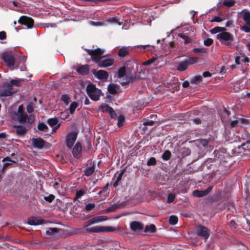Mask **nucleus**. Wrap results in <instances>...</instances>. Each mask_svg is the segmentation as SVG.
<instances>
[{"mask_svg": "<svg viewBox=\"0 0 250 250\" xmlns=\"http://www.w3.org/2000/svg\"><path fill=\"white\" fill-rule=\"evenodd\" d=\"M87 53L91 56L92 60L97 63L100 67H106L112 65L114 63V60L112 59H107L101 61L102 58L106 56L104 54V50L100 48L96 49H85Z\"/></svg>", "mask_w": 250, "mask_h": 250, "instance_id": "f257e3e1", "label": "nucleus"}, {"mask_svg": "<svg viewBox=\"0 0 250 250\" xmlns=\"http://www.w3.org/2000/svg\"><path fill=\"white\" fill-rule=\"evenodd\" d=\"M212 34H217L216 39L220 42L221 44L230 46L233 42L234 38L232 34L226 31L224 27H216L210 30Z\"/></svg>", "mask_w": 250, "mask_h": 250, "instance_id": "f03ea898", "label": "nucleus"}, {"mask_svg": "<svg viewBox=\"0 0 250 250\" xmlns=\"http://www.w3.org/2000/svg\"><path fill=\"white\" fill-rule=\"evenodd\" d=\"M11 117L15 121H19L21 123H33L34 121V116L32 114L29 116L24 113L23 105H20L17 112L11 113Z\"/></svg>", "mask_w": 250, "mask_h": 250, "instance_id": "7ed1b4c3", "label": "nucleus"}, {"mask_svg": "<svg viewBox=\"0 0 250 250\" xmlns=\"http://www.w3.org/2000/svg\"><path fill=\"white\" fill-rule=\"evenodd\" d=\"M237 17L242 18L245 22L241 29L246 33L250 32V12L247 10H243L238 13Z\"/></svg>", "mask_w": 250, "mask_h": 250, "instance_id": "20e7f679", "label": "nucleus"}, {"mask_svg": "<svg viewBox=\"0 0 250 250\" xmlns=\"http://www.w3.org/2000/svg\"><path fill=\"white\" fill-rule=\"evenodd\" d=\"M86 93L89 98L95 101H98L102 95V91L92 83L88 84L86 88Z\"/></svg>", "mask_w": 250, "mask_h": 250, "instance_id": "39448f33", "label": "nucleus"}, {"mask_svg": "<svg viewBox=\"0 0 250 250\" xmlns=\"http://www.w3.org/2000/svg\"><path fill=\"white\" fill-rule=\"evenodd\" d=\"M1 57L11 70H13L15 68L14 63L15 58L14 53L12 52H4L2 54Z\"/></svg>", "mask_w": 250, "mask_h": 250, "instance_id": "423d86ee", "label": "nucleus"}, {"mask_svg": "<svg viewBox=\"0 0 250 250\" xmlns=\"http://www.w3.org/2000/svg\"><path fill=\"white\" fill-rule=\"evenodd\" d=\"M117 229L111 226H97L90 228H85L87 232L98 233L101 232H113Z\"/></svg>", "mask_w": 250, "mask_h": 250, "instance_id": "0eeeda50", "label": "nucleus"}, {"mask_svg": "<svg viewBox=\"0 0 250 250\" xmlns=\"http://www.w3.org/2000/svg\"><path fill=\"white\" fill-rule=\"evenodd\" d=\"M78 134L76 132L73 131L68 133L65 138L66 146L69 148H71L75 142Z\"/></svg>", "mask_w": 250, "mask_h": 250, "instance_id": "6e6552de", "label": "nucleus"}, {"mask_svg": "<svg viewBox=\"0 0 250 250\" xmlns=\"http://www.w3.org/2000/svg\"><path fill=\"white\" fill-rule=\"evenodd\" d=\"M196 233L198 236L203 237L205 240H207L209 236L208 229L201 225L197 227Z\"/></svg>", "mask_w": 250, "mask_h": 250, "instance_id": "1a4fd4ad", "label": "nucleus"}, {"mask_svg": "<svg viewBox=\"0 0 250 250\" xmlns=\"http://www.w3.org/2000/svg\"><path fill=\"white\" fill-rule=\"evenodd\" d=\"M18 22L27 26L28 28H31L33 26L34 21L31 18L22 16L18 20Z\"/></svg>", "mask_w": 250, "mask_h": 250, "instance_id": "9d476101", "label": "nucleus"}, {"mask_svg": "<svg viewBox=\"0 0 250 250\" xmlns=\"http://www.w3.org/2000/svg\"><path fill=\"white\" fill-rule=\"evenodd\" d=\"M107 220V217L106 216H98L95 217L87 222V225L85 226L86 228L87 227L93 224L98 223L99 222H103Z\"/></svg>", "mask_w": 250, "mask_h": 250, "instance_id": "9b49d317", "label": "nucleus"}, {"mask_svg": "<svg viewBox=\"0 0 250 250\" xmlns=\"http://www.w3.org/2000/svg\"><path fill=\"white\" fill-rule=\"evenodd\" d=\"M47 123L49 125L53 128V132H56L57 129H58L60 126V124L59 123V121L58 119L56 118L48 119L47 121Z\"/></svg>", "mask_w": 250, "mask_h": 250, "instance_id": "f8f14e48", "label": "nucleus"}, {"mask_svg": "<svg viewBox=\"0 0 250 250\" xmlns=\"http://www.w3.org/2000/svg\"><path fill=\"white\" fill-rule=\"evenodd\" d=\"M212 188V186L209 187L208 189L205 190H196L193 191L192 194L195 197H201L207 195L208 194Z\"/></svg>", "mask_w": 250, "mask_h": 250, "instance_id": "ddd939ff", "label": "nucleus"}, {"mask_svg": "<svg viewBox=\"0 0 250 250\" xmlns=\"http://www.w3.org/2000/svg\"><path fill=\"white\" fill-rule=\"evenodd\" d=\"M73 156L76 158H80L82 155V146L81 144L77 142L75 145L73 151Z\"/></svg>", "mask_w": 250, "mask_h": 250, "instance_id": "4468645a", "label": "nucleus"}, {"mask_svg": "<svg viewBox=\"0 0 250 250\" xmlns=\"http://www.w3.org/2000/svg\"><path fill=\"white\" fill-rule=\"evenodd\" d=\"M94 75L98 79L104 81H106L108 78V73L106 71L103 70H99L95 72V73H94Z\"/></svg>", "mask_w": 250, "mask_h": 250, "instance_id": "2eb2a0df", "label": "nucleus"}, {"mask_svg": "<svg viewBox=\"0 0 250 250\" xmlns=\"http://www.w3.org/2000/svg\"><path fill=\"white\" fill-rule=\"evenodd\" d=\"M44 220L40 217H32L28 219V224L30 225H39L43 224Z\"/></svg>", "mask_w": 250, "mask_h": 250, "instance_id": "dca6fc26", "label": "nucleus"}, {"mask_svg": "<svg viewBox=\"0 0 250 250\" xmlns=\"http://www.w3.org/2000/svg\"><path fill=\"white\" fill-rule=\"evenodd\" d=\"M15 92V90L13 89L11 85L8 84L7 88L4 89L0 92V96H10L14 93Z\"/></svg>", "mask_w": 250, "mask_h": 250, "instance_id": "f3484780", "label": "nucleus"}, {"mask_svg": "<svg viewBox=\"0 0 250 250\" xmlns=\"http://www.w3.org/2000/svg\"><path fill=\"white\" fill-rule=\"evenodd\" d=\"M143 225L140 222L137 221H133L130 223V229L133 231H137L143 229Z\"/></svg>", "mask_w": 250, "mask_h": 250, "instance_id": "a211bd4d", "label": "nucleus"}, {"mask_svg": "<svg viewBox=\"0 0 250 250\" xmlns=\"http://www.w3.org/2000/svg\"><path fill=\"white\" fill-rule=\"evenodd\" d=\"M32 142L33 146L39 149L42 148L44 144V141L41 138H33Z\"/></svg>", "mask_w": 250, "mask_h": 250, "instance_id": "6ab92c4d", "label": "nucleus"}, {"mask_svg": "<svg viewBox=\"0 0 250 250\" xmlns=\"http://www.w3.org/2000/svg\"><path fill=\"white\" fill-rule=\"evenodd\" d=\"M14 132L20 136H23L27 131V129L23 126H14Z\"/></svg>", "mask_w": 250, "mask_h": 250, "instance_id": "aec40b11", "label": "nucleus"}, {"mask_svg": "<svg viewBox=\"0 0 250 250\" xmlns=\"http://www.w3.org/2000/svg\"><path fill=\"white\" fill-rule=\"evenodd\" d=\"M77 72L81 75H86L89 73V68L88 65H83L79 66L77 69Z\"/></svg>", "mask_w": 250, "mask_h": 250, "instance_id": "412c9836", "label": "nucleus"}, {"mask_svg": "<svg viewBox=\"0 0 250 250\" xmlns=\"http://www.w3.org/2000/svg\"><path fill=\"white\" fill-rule=\"evenodd\" d=\"M108 91L111 94L117 93L119 91V87L117 84L111 83L108 86Z\"/></svg>", "mask_w": 250, "mask_h": 250, "instance_id": "4be33fe9", "label": "nucleus"}, {"mask_svg": "<svg viewBox=\"0 0 250 250\" xmlns=\"http://www.w3.org/2000/svg\"><path fill=\"white\" fill-rule=\"evenodd\" d=\"M146 71L145 69H142L139 73H137L135 74L134 79H143L146 77Z\"/></svg>", "mask_w": 250, "mask_h": 250, "instance_id": "5701e85b", "label": "nucleus"}, {"mask_svg": "<svg viewBox=\"0 0 250 250\" xmlns=\"http://www.w3.org/2000/svg\"><path fill=\"white\" fill-rule=\"evenodd\" d=\"M235 3L234 0H219V4L227 7H231Z\"/></svg>", "mask_w": 250, "mask_h": 250, "instance_id": "b1692460", "label": "nucleus"}, {"mask_svg": "<svg viewBox=\"0 0 250 250\" xmlns=\"http://www.w3.org/2000/svg\"><path fill=\"white\" fill-rule=\"evenodd\" d=\"M188 65L186 60L180 62L178 63L177 69L179 71H183L187 69Z\"/></svg>", "mask_w": 250, "mask_h": 250, "instance_id": "393cba45", "label": "nucleus"}, {"mask_svg": "<svg viewBox=\"0 0 250 250\" xmlns=\"http://www.w3.org/2000/svg\"><path fill=\"white\" fill-rule=\"evenodd\" d=\"M2 161L5 162L3 166V169L7 168L8 167L11 165L12 163H16L15 161L10 160L9 157L3 158Z\"/></svg>", "mask_w": 250, "mask_h": 250, "instance_id": "a878e982", "label": "nucleus"}, {"mask_svg": "<svg viewBox=\"0 0 250 250\" xmlns=\"http://www.w3.org/2000/svg\"><path fill=\"white\" fill-rule=\"evenodd\" d=\"M128 53V49L126 47H122L119 50L118 55L120 57H124L127 55Z\"/></svg>", "mask_w": 250, "mask_h": 250, "instance_id": "bb28decb", "label": "nucleus"}, {"mask_svg": "<svg viewBox=\"0 0 250 250\" xmlns=\"http://www.w3.org/2000/svg\"><path fill=\"white\" fill-rule=\"evenodd\" d=\"M59 231V229L56 228H50L46 231V233L48 235H52Z\"/></svg>", "mask_w": 250, "mask_h": 250, "instance_id": "cd10ccee", "label": "nucleus"}, {"mask_svg": "<svg viewBox=\"0 0 250 250\" xmlns=\"http://www.w3.org/2000/svg\"><path fill=\"white\" fill-rule=\"evenodd\" d=\"M124 170H123L121 172V173L118 175L116 180L113 183V185L114 187H116L119 185V183L121 181L122 176L124 173Z\"/></svg>", "mask_w": 250, "mask_h": 250, "instance_id": "c85d7f7f", "label": "nucleus"}, {"mask_svg": "<svg viewBox=\"0 0 250 250\" xmlns=\"http://www.w3.org/2000/svg\"><path fill=\"white\" fill-rule=\"evenodd\" d=\"M156 231V227L154 225H150V226H146L145 227V231L149 232H154Z\"/></svg>", "mask_w": 250, "mask_h": 250, "instance_id": "c756f323", "label": "nucleus"}, {"mask_svg": "<svg viewBox=\"0 0 250 250\" xmlns=\"http://www.w3.org/2000/svg\"><path fill=\"white\" fill-rule=\"evenodd\" d=\"M94 171V167L91 166L88 167H87L84 170V173L86 176L91 175Z\"/></svg>", "mask_w": 250, "mask_h": 250, "instance_id": "7c9ffc66", "label": "nucleus"}, {"mask_svg": "<svg viewBox=\"0 0 250 250\" xmlns=\"http://www.w3.org/2000/svg\"><path fill=\"white\" fill-rule=\"evenodd\" d=\"M185 60L186 61L187 63L189 65L190 64L196 63L198 60V58L197 57H190Z\"/></svg>", "mask_w": 250, "mask_h": 250, "instance_id": "2f4dec72", "label": "nucleus"}, {"mask_svg": "<svg viewBox=\"0 0 250 250\" xmlns=\"http://www.w3.org/2000/svg\"><path fill=\"white\" fill-rule=\"evenodd\" d=\"M178 36L182 38L184 40V42L185 43H188L189 42H191L192 40L191 39L188 37V36L183 34H179Z\"/></svg>", "mask_w": 250, "mask_h": 250, "instance_id": "473e14b6", "label": "nucleus"}, {"mask_svg": "<svg viewBox=\"0 0 250 250\" xmlns=\"http://www.w3.org/2000/svg\"><path fill=\"white\" fill-rule=\"evenodd\" d=\"M38 128L39 129V130L43 131L45 132H47L48 131L47 126L42 123L39 124L38 125Z\"/></svg>", "mask_w": 250, "mask_h": 250, "instance_id": "72a5a7b5", "label": "nucleus"}, {"mask_svg": "<svg viewBox=\"0 0 250 250\" xmlns=\"http://www.w3.org/2000/svg\"><path fill=\"white\" fill-rule=\"evenodd\" d=\"M61 100L63 101L66 105H68L70 102V97L66 94H64L62 96Z\"/></svg>", "mask_w": 250, "mask_h": 250, "instance_id": "f704fd0d", "label": "nucleus"}, {"mask_svg": "<svg viewBox=\"0 0 250 250\" xmlns=\"http://www.w3.org/2000/svg\"><path fill=\"white\" fill-rule=\"evenodd\" d=\"M100 110L104 112H109L111 110V107L107 104H103L100 107Z\"/></svg>", "mask_w": 250, "mask_h": 250, "instance_id": "c9c22d12", "label": "nucleus"}, {"mask_svg": "<svg viewBox=\"0 0 250 250\" xmlns=\"http://www.w3.org/2000/svg\"><path fill=\"white\" fill-rule=\"evenodd\" d=\"M77 106H78V104L76 102H74L72 103L71 104L70 107H69L70 113L72 114H73L75 111L76 108L77 107Z\"/></svg>", "mask_w": 250, "mask_h": 250, "instance_id": "e433bc0d", "label": "nucleus"}, {"mask_svg": "<svg viewBox=\"0 0 250 250\" xmlns=\"http://www.w3.org/2000/svg\"><path fill=\"white\" fill-rule=\"evenodd\" d=\"M178 222V217L174 215L170 216L169 219V223L170 224L174 225Z\"/></svg>", "mask_w": 250, "mask_h": 250, "instance_id": "4c0bfd02", "label": "nucleus"}, {"mask_svg": "<svg viewBox=\"0 0 250 250\" xmlns=\"http://www.w3.org/2000/svg\"><path fill=\"white\" fill-rule=\"evenodd\" d=\"M171 156V153L169 150L165 151L162 155V158L164 160H168Z\"/></svg>", "mask_w": 250, "mask_h": 250, "instance_id": "58836bf2", "label": "nucleus"}, {"mask_svg": "<svg viewBox=\"0 0 250 250\" xmlns=\"http://www.w3.org/2000/svg\"><path fill=\"white\" fill-rule=\"evenodd\" d=\"M225 20V18L223 16H216L215 17H214L212 20H211V21L212 22H221V21H224Z\"/></svg>", "mask_w": 250, "mask_h": 250, "instance_id": "ea45409f", "label": "nucleus"}, {"mask_svg": "<svg viewBox=\"0 0 250 250\" xmlns=\"http://www.w3.org/2000/svg\"><path fill=\"white\" fill-rule=\"evenodd\" d=\"M125 67L121 68L118 72V76L119 78H122L125 76Z\"/></svg>", "mask_w": 250, "mask_h": 250, "instance_id": "a19ab883", "label": "nucleus"}, {"mask_svg": "<svg viewBox=\"0 0 250 250\" xmlns=\"http://www.w3.org/2000/svg\"><path fill=\"white\" fill-rule=\"evenodd\" d=\"M156 164V160L154 157H151L147 162V165L148 166H154Z\"/></svg>", "mask_w": 250, "mask_h": 250, "instance_id": "79ce46f5", "label": "nucleus"}, {"mask_svg": "<svg viewBox=\"0 0 250 250\" xmlns=\"http://www.w3.org/2000/svg\"><path fill=\"white\" fill-rule=\"evenodd\" d=\"M125 121V117L123 115H120L118 118V126L121 127L123 125Z\"/></svg>", "mask_w": 250, "mask_h": 250, "instance_id": "37998d69", "label": "nucleus"}, {"mask_svg": "<svg viewBox=\"0 0 250 250\" xmlns=\"http://www.w3.org/2000/svg\"><path fill=\"white\" fill-rule=\"evenodd\" d=\"M176 195L173 193H170L168 195L167 202L172 203L175 199Z\"/></svg>", "mask_w": 250, "mask_h": 250, "instance_id": "c03bdc74", "label": "nucleus"}, {"mask_svg": "<svg viewBox=\"0 0 250 250\" xmlns=\"http://www.w3.org/2000/svg\"><path fill=\"white\" fill-rule=\"evenodd\" d=\"M202 78L201 76H197L194 77L193 79L191 80V82L192 83H196L198 82H200L202 81Z\"/></svg>", "mask_w": 250, "mask_h": 250, "instance_id": "a18cd8bd", "label": "nucleus"}, {"mask_svg": "<svg viewBox=\"0 0 250 250\" xmlns=\"http://www.w3.org/2000/svg\"><path fill=\"white\" fill-rule=\"evenodd\" d=\"M95 207V205L93 203L88 204L85 207V210L86 211H89L93 209Z\"/></svg>", "mask_w": 250, "mask_h": 250, "instance_id": "49530a36", "label": "nucleus"}, {"mask_svg": "<svg viewBox=\"0 0 250 250\" xmlns=\"http://www.w3.org/2000/svg\"><path fill=\"white\" fill-rule=\"evenodd\" d=\"M89 23L93 26H102L104 24V22H101V21H90L89 22Z\"/></svg>", "mask_w": 250, "mask_h": 250, "instance_id": "de8ad7c7", "label": "nucleus"}, {"mask_svg": "<svg viewBox=\"0 0 250 250\" xmlns=\"http://www.w3.org/2000/svg\"><path fill=\"white\" fill-rule=\"evenodd\" d=\"M240 57H241V61L242 62H249V59L248 57L246 56L244 54H241L240 55Z\"/></svg>", "mask_w": 250, "mask_h": 250, "instance_id": "09e8293b", "label": "nucleus"}, {"mask_svg": "<svg viewBox=\"0 0 250 250\" xmlns=\"http://www.w3.org/2000/svg\"><path fill=\"white\" fill-rule=\"evenodd\" d=\"M44 199L49 202H52L54 199L55 196L53 194H50L48 196L44 197Z\"/></svg>", "mask_w": 250, "mask_h": 250, "instance_id": "8fccbe9b", "label": "nucleus"}, {"mask_svg": "<svg viewBox=\"0 0 250 250\" xmlns=\"http://www.w3.org/2000/svg\"><path fill=\"white\" fill-rule=\"evenodd\" d=\"M213 40L210 38H208L204 41V44L206 46H209L213 43Z\"/></svg>", "mask_w": 250, "mask_h": 250, "instance_id": "3c124183", "label": "nucleus"}, {"mask_svg": "<svg viewBox=\"0 0 250 250\" xmlns=\"http://www.w3.org/2000/svg\"><path fill=\"white\" fill-rule=\"evenodd\" d=\"M85 193V191H83V190H78L76 192V197L77 198H80L82 196H83Z\"/></svg>", "mask_w": 250, "mask_h": 250, "instance_id": "603ef678", "label": "nucleus"}, {"mask_svg": "<svg viewBox=\"0 0 250 250\" xmlns=\"http://www.w3.org/2000/svg\"><path fill=\"white\" fill-rule=\"evenodd\" d=\"M193 51L196 53H204L206 52L205 49L203 48H196L193 49Z\"/></svg>", "mask_w": 250, "mask_h": 250, "instance_id": "864d4df0", "label": "nucleus"}, {"mask_svg": "<svg viewBox=\"0 0 250 250\" xmlns=\"http://www.w3.org/2000/svg\"><path fill=\"white\" fill-rule=\"evenodd\" d=\"M155 122L153 121H147L144 122L145 125L152 126L154 125Z\"/></svg>", "mask_w": 250, "mask_h": 250, "instance_id": "5fc2aeb1", "label": "nucleus"}, {"mask_svg": "<svg viewBox=\"0 0 250 250\" xmlns=\"http://www.w3.org/2000/svg\"><path fill=\"white\" fill-rule=\"evenodd\" d=\"M26 109L28 112L32 113L33 111V107L32 104H29L27 106Z\"/></svg>", "mask_w": 250, "mask_h": 250, "instance_id": "6e6d98bb", "label": "nucleus"}, {"mask_svg": "<svg viewBox=\"0 0 250 250\" xmlns=\"http://www.w3.org/2000/svg\"><path fill=\"white\" fill-rule=\"evenodd\" d=\"M110 115V116L112 118H115L116 117V113L115 112V111H114V110L112 108H111V110H110V111H109L108 112Z\"/></svg>", "mask_w": 250, "mask_h": 250, "instance_id": "4d7b16f0", "label": "nucleus"}, {"mask_svg": "<svg viewBox=\"0 0 250 250\" xmlns=\"http://www.w3.org/2000/svg\"><path fill=\"white\" fill-rule=\"evenodd\" d=\"M154 61V59H149L147 61H146L143 63L144 65H147L152 63Z\"/></svg>", "mask_w": 250, "mask_h": 250, "instance_id": "13d9d810", "label": "nucleus"}, {"mask_svg": "<svg viewBox=\"0 0 250 250\" xmlns=\"http://www.w3.org/2000/svg\"><path fill=\"white\" fill-rule=\"evenodd\" d=\"M9 84L10 85L11 84H12V85H16L17 86H18L20 84V82L18 81H17V80H11L10 81V83Z\"/></svg>", "mask_w": 250, "mask_h": 250, "instance_id": "bf43d9fd", "label": "nucleus"}, {"mask_svg": "<svg viewBox=\"0 0 250 250\" xmlns=\"http://www.w3.org/2000/svg\"><path fill=\"white\" fill-rule=\"evenodd\" d=\"M6 38V33L4 31L0 32V40H2Z\"/></svg>", "mask_w": 250, "mask_h": 250, "instance_id": "052dcab7", "label": "nucleus"}, {"mask_svg": "<svg viewBox=\"0 0 250 250\" xmlns=\"http://www.w3.org/2000/svg\"><path fill=\"white\" fill-rule=\"evenodd\" d=\"M241 57L240 56H237L235 57V63L237 64H239L240 63V61H241Z\"/></svg>", "mask_w": 250, "mask_h": 250, "instance_id": "680f3d73", "label": "nucleus"}, {"mask_svg": "<svg viewBox=\"0 0 250 250\" xmlns=\"http://www.w3.org/2000/svg\"><path fill=\"white\" fill-rule=\"evenodd\" d=\"M203 76L204 77H209L211 76V75L209 72L206 71L203 73Z\"/></svg>", "mask_w": 250, "mask_h": 250, "instance_id": "e2e57ef3", "label": "nucleus"}, {"mask_svg": "<svg viewBox=\"0 0 250 250\" xmlns=\"http://www.w3.org/2000/svg\"><path fill=\"white\" fill-rule=\"evenodd\" d=\"M193 122L195 123L196 124H199L201 123V120L199 118H196L194 119L193 120Z\"/></svg>", "mask_w": 250, "mask_h": 250, "instance_id": "0e129e2a", "label": "nucleus"}, {"mask_svg": "<svg viewBox=\"0 0 250 250\" xmlns=\"http://www.w3.org/2000/svg\"><path fill=\"white\" fill-rule=\"evenodd\" d=\"M182 85L184 87H188L189 86V83L185 81L183 83Z\"/></svg>", "mask_w": 250, "mask_h": 250, "instance_id": "69168bd1", "label": "nucleus"}, {"mask_svg": "<svg viewBox=\"0 0 250 250\" xmlns=\"http://www.w3.org/2000/svg\"><path fill=\"white\" fill-rule=\"evenodd\" d=\"M6 134L5 133H0V139H4L6 138Z\"/></svg>", "mask_w": 250, "mask_h": 250, "instance_id": "338daca9", "label": "nucleus"}, {"mask_svg": "<svg viewBox=\"0 0 250 250\" xmlns=\"http://www.w3.org/2000/svg\"><path fill=\"white\" fill-rule=\"evenodd\" d=\"M237 123V121H232L231 123V126H234L235 125H236Z\"/></svg>", "mask_w": 250, "mask_h": 250, "instance_id": "774afa93", "label": "nucleus"}]
</instances>
